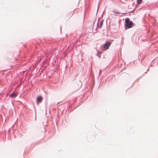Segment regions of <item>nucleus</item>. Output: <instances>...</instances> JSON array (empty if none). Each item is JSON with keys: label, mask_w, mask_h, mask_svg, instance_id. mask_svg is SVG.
<instances>
[{"label": "nucleus", "mask_w": 158, "mask_h": 158, "mask_svg": "<svg viewBox=\"0 0 158 158\" xmlns=\"http://www.w3.org/2000/svg\"><path fill=\"white\" fill-rule=\"evenodd\" d=\"M125 22L126 23L125 26L128 28H131L132 27L133 23L132 22H129V18H127L126 19Z\"/></svg>", "instance_id": "obj_1"}, {"label": "nucleus", "mask_w": 158, "mask_h": 158, "mask_svg": "<svg viewBox=\"0 0 158 158\" xmlns=\"http://www.w3.org/2000/svg\"><path fill=\"white\" fill-rule=\"evenodd\" d=\"M111 44V43L109 41L106 42L104 44V48L105 49H108L109 48V46Z\"/></svg>", "instance_id": "obj_2"}, {"label": "nucleus", "mask_w": 158, "mask_h": 158, "mask_svg": "<svg viewBox=\"0 0 158 158\" xmlns=\"http://www.w3.org/2000/svg\"><path fill=\"white\" fill-rule=\"evenodd\" d=\"M43 99V98L42 96H39L37 97L36 99V102L37 103H39L41 102Z\"/></svg>", "instance_id": "obj_3"}, {"label": "nucleus", "mask_w": 158, "mask_h": 158, "mask_svg": "<svg viewBox=\"0 0 158 158\" xmlns=\"http://www.w3.org/2000/svg\"><path fill=\"white\" fill-rule=\"evenodd\" d=\"M17 96V94L14 92L12 94L10 95V96L12 98H15Z\"/></svg>", "instance_id": "obj_4"}, {"label": "nucleus", "mask_w": 158, "mask_h": 158, "mask_svg": "<svg viewBox=\"0 0 158 158\" xmlns=\"http://www.w3.org/2000/svg\"><path fill=\"white\" fill-rule=\"evenodd\" d=\"M137 3L138 4H140L142 1V0H137Z\"/></svg>", "instance_id": "obj_5"}, {"label": "nucleus", "mask_w": 158, "mask_h": 158, "mask_svg": "<svg viewBox=\"0 0 158 158\" xmlns=\"http://www.w3.org/2000/svg\"><path fill=\"white\" fill-rule=\"evenodd\" d=\"M103 23V21L100 22V27H102Z\"/></svg>", "instance_id": "obj_6"}, {"label": "nucleus", "mask_w": 158, "mask_h": 158, "mask_svg": "<svg viewBox=\"0 0 158 158\" xmlns=\"http://www.w3.org/2000/svg\"><path fill=\"white\" fill-rule=\"evenodd\" d=\"M99 51H98V54H99Z\"/></svg>", "instance_id": "obj_7"}, {"label": "nucleus", "mask_w": 158, "mask_h": 158, "mask_svg": "<svg viewBox=\"0 0 158 158\" xmlns=\"http://www.w3.org/2000/svg\"><path fill=\"white\" fill-rule=\"evenodd\" d=\"M99 51H98V54H99Z\"/></svg>", "instance_id": "obj_8"}, {"label": "nucleus", "mask_w": 158, "mask_h": 158, "mask_svg": "<svg viewBox=\"0 0 158 158\" xmlns=\"http://www.w3.org/2000/svg\"><path fill=\"white\" fill-rule=\"evenodd\" d=\"M99 51H98V54H99Z\"/></svg>", "instance_id": "obj_9"}]
</instances>
